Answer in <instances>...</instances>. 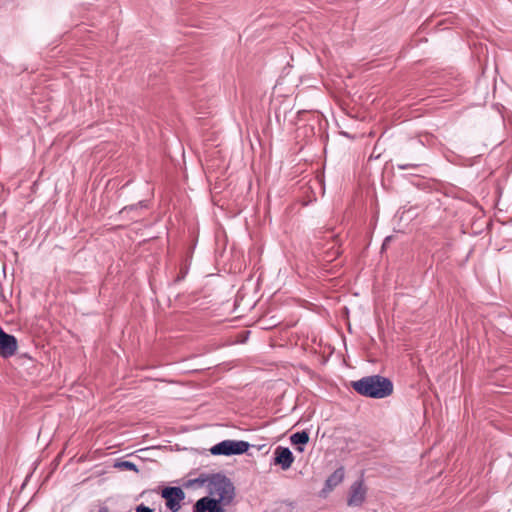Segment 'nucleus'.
<instances>
[{
  "label": "nucleus",
  "instance_id": "1a4fd4ad",
  "mask_svg": "<svg viewBox=\"0 0 512 512\" xmlns=\"http://www.w3.org/2000/svg\"><path fill=\"white\" fill-rule=\"evenodd\" d=\"M290 440L294 445H305L309 441V435L306 431L296 432L291 435Z\"/></svg>",
  "mask_w": 512,
  "mask_h": 512
},
{
  "label": "nucleus",
  "instance_id": "f257e3e1",
  "mask_svg": "<svg viewBox=\"0 0 512 512\" xmlns=\"http://www.w3.org/2000/svg\"><path fill=\"white\" fill-rule=\"evenodd\" d=\"M195 482L204 484L208 482L209 494L212 497L200 498L194 505L193 512H207V510H224L222 506L232 503L235 497V487L231 480L222 474H213L206 479L198 478Z\"/></svg>",
  "mask_w": 512,
  "mask_h": 512
},
{
  "label": "nucleus",
  "instance_id": "39448f33",
  "mask_svg": "<svg viewBox=\"0 0 512 512\" xmlns=\"http://www.w3.org/2000/svg\"><path fill=\"white\" fill-rule=\"evenodd\" d=\"M18 348L15 336L6 333L0 326V356L9 358L13 356Z\"/></svg>",
  "mask_w": 512,
  "mask_h": 512
},
{
  "label": "nucleus",
  "instance_id": "f8f14e48",
  "mask_svg": "<svg viewBox=\"0 0 512 512\" xmlns=\"http://www.w3.org/2000/svg\"><path fill=\"white\" fill-rule=\"evenodd\" d=\"M118 466L119 467H123V468L128 469V470H131V471H135V472L138 471L137 466L133 462H130V461L120 462L118 464Z\"/></svg>",
  "mask_w": 512,
  "mask_h": 512
},
{
  "label": "nucleus",
  "instance_id": "f03ea898",
  "mask_svg": "<svg viewBox=\"0 0 512 512\" xmlns=\"http://www.w3.org/2000/svg\"><path fill=\"white\" fill-rule=\"evenodd\" d=\"M354 391L364 397L383 399L393 394L394 386L387 377L371 375L354 381Z\"/></svg>",
  "mask_w": 512,
  "mask_h": 512
},
{
  "label": "nucleus",
  "instance_id": "a211bd4d",
  "mask_svg": "<svg viewBox=\"0 0 512 512\" xmlns=\"http://www.w3.org/2000/svg\"><path fill=\"white\" fill-rule=\"evenodd\" d=\"M342 109H343V111H345V112H346V114H347V115H349V112H348V110H347V108H346V107H344V106H343V107H342Z\"/></svg>",
  "mask_w": 512,
  "mask_h": 512
},
{
  "label": "nucleus",
  "instance_id": "9d476101",
  "mask_svg": "<svg viewBox=\"0 0 512 512\" xmlns=\"http://www.w3.org/2000/svg\"><path fill=\"white\" fill-rule=\"evenodd\" d=\"M421 165H422L421 160L415 159V161H413V162L406 161V162L398 163L397 167L400 170H407V169L418 168Z\"/></svg>",
  "mask_w": 512,
  "mask_h": 512
},
{
  "label": "nucleus",
  "instance_id": "dca6fc26",
  "mask_svg": "<svg viewBox=\"0 0 512 512\" xmlns=\"http://www.w3.org/2000/svg\"><path fill=\"white\" fill-rule=\"evenodd\" d=\"M98 512H109L108 509L106 507H102L99 509Z\"/></svg>",
  "mask_w": 512,
  "mask_h": 512
},
{
  "label": "nucleus",
  "instance_id": "423d86ee",
  "mask_svg": "<svg viewBox=\"0 0 512 512\" xmlns=\"http://www.w3.org/2000/svg\"><path fill=\"white\" fill-rule=\"evenodd\" d=\"M274 455V463L281 466L283 470L289 469L294 461L293 453L287 447L278 446Z\"/></svg>",
  "mask_w": 512,
  "mask_h": 512
},
{
  "label": "nucleus",
  "instance_id": "ddd939ff",
  "mask_svg": "<svg viewBox=\"0 0 512 512\" xmlns=\"http://www.w3.org/2000/svg\"><path fill=\"white\" fill-rule=\"evenodd\" d=\"M136 512H154L153 509L143 505V504H140L139 506L136 507Z\"/></svg>",
  "mask_w": 512,
  "mask_h": 512
},
{
  "label": "nucleus",
  "instance_id": "7ed1b4c3",
  "mask_svg": "<svg viewBox=\"0 0 512 512\" xmlns=\"http://www.w3.org/2000/svg\"><path fill=\"white\" fill-rule=\"evenodd\" d=\"M250 447V444L243 440H224L214 445L210 452L213 455H240L245 453Z\"/></svg>",
  "mask_w": 512,
  "mask_h": 512
},
{
  "label": "nucleus",
  "instance_id": "0eeeda50",
  "mask_svg": "<svg viewBox=\"0 0 512 512\" xmlns=\"http://www.w3.org/2000/svg\"><path fill=\"white\" fill-rule=\"evenodd\" d=\"M345 477V471L343 467L336 469L325 481V486L321 491L322 495H326L331 492L336 486H338Z\"/></svg>",
  "mask_w": 512,
  "mask_h": 512
},
{
  "label": "nucleus",
  "instance_id": "f3484780",
  "mask_svg": "<svg viewBox=\"0 0 512 512\" xmlns=\"http://www.w3.org/2000/svg\"><path fill=\"white\" fill-rule=\"evenodd\" d=\"M207 512H225L224 510H217L216 508L213 510H207Z\"/></svg>",
  "mask_w": 512,
  "mask_h": 512
},
{
  "label": "nucleus",
  "instance_id": "9b49d317",
  "mask_svg": "<svg viewBox=\"0 0 512 512\" xmlns=\"http://www.w3.org/2000/svg\"><path fill=\"white\" fill-rule=\"evenodd\" d=\"M143 207H145V205L143 204V201H140L137 204L125 206L124 208L121 209L120 214L129 213L130 211L138 210L139 208Z\"/></svg>",
  "mask_w": 512,
  "mask_h": 512
},
{
  "label": "nucleus",
  "instance_id": "6e6552de",
  "mask_svg": "<svg viewBox=\"0 0 512 512\" xmlns=\"http://www.w3.org/2000/svg\"><path fill=\"white\" fill-rule=\"evenodd\" d=\"M367 488L363 485L362 480L358 481L354 486V505H360L364 502Z\"/></svg>",
  "mask_w": 512,
  "mask_h": 512
},
{
  "label": "nucleus",
  "instance_id": "4468645a",
  "mask_svg": "<svg viewBox=\"0 0 512 512\" xmlns=\"http://www.w3.org/2000/svg\"><path fill=\"white\" fill-rule=\"evenodd\" d=\"M344 310H345V314H346V316L348 317V314H349L348 309H347V308H345ZM347 327H348V331H349V332H352L353 327L351 326V324H350V322H349V319H348V318H347Z\"/></svg>",
  "mask_w": 512,
  "mask_h": 512
},
{
  "label": "nucleus",
  "instance_id": "2eb2a0df",
  "mask_svg": "<svg viewBox=\"0 0 512 512\" xmlns=\"http://www.w3.org/2000/svg\"><path fill=\"white\" fill-rule=\"evenodd\" d=\"M347 504L350 506L352 505V493H349L347 496Z\"/></svg>",
  "mask_w": 512,
  "mask_h": 512
},
{
  "label": "nucleus",
  "instance_id": "20e7f679",
  "mask_svg": "<svg viewBox=\"0 0 512 512\" xmlns=\"http://www.w3.org/2000/svg\"><path fill=\"white\" fill-rule=\"evenodd\" d=\"M161 496L166 500V506L172 512H177L181 508V501L185 498V493L180 487H165L161 491Z\"/></svg>",
  "mask_w": 512,
  "mask_h": 512
}]
</instances>
